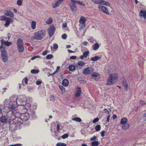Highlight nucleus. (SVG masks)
Returning a JSON list of instances; mask_svg holds the SVG:
<instances>
[{"mask_svg": "<svg viewBox=\"0 0 146 146\" xmlns=\"http://www.w3.org/2000/svg\"><path fill=\"white\" fill-rule=\"evenodd\" d=\"M94 70V69L91 67L87 68L83 71V73L85 75H88L92 72Z\"/></svg>", "mask_w": 146, "mask_h": 146, "instance_id": "9b49d317", "label": "nucleus"}, {"mask_svg": "<svg viewBox=\"0 0 146 146\" xmlns=\"http://www.w3.org/2000/svg\"><path fill=\"white\" fill-rule=\"evenodd\" d=\"M50 101L54 102L55 100V98L53 95H52L50 97Z\"/></svg>", "mask_w": 146, "mask_h": 146, "instance_id": "8fccbe9b", "label": "nucleus"}, {"mask_svg": "<svg viewBox=\"0 0 146 146\" xmlns=\"http://www.w3.org/2000/svg\"><path fill=\"white\" fill-rule=\"evenodd\" d=\"M62 27L64 28H66L67 27V23H62Z\"/></svg>", "mask_w": 146, "mask_h": 146, "instance_id": "e2e57ef3", "label": "nucleus"}, {"mask_svg": "<svg viewBox=\"0 0 146 146\" xmlns=\"http://www.w3.org/2000/svg\"><path fill=\"white\" fill-rule=\"evenodd\" d=\"M76 91L75 94V96L77 97L79 96L81 93V89L80 87H78L76 88Z\"/></svg>", "mask_w": 146, "mask_h": 146, "instance_id": "a211bd4d", "label": "nucleus"}, {"mask_svg": "<svg viewBox=\"0 0 146 146\" xmlns=\"http://www.w3.org/2000/svg\"><path fill=\"white\" fill-rule=\"evenodd\" d=\"M122 82L124 86L125 89L126 90H127L128 89V84L126 81L125 80L123 81Z\"/></svg>", "mask_w": 146, "mask_h": 146, "instance_id": "393cba45", "label": "nucleus"}, {"mask_svg": "<svg viewBox=\"0 0 146 146\" xmlns=\"http://www.w3.org/2000/svg\"><path fill=\"white\" fill-rule=\"evenodd\" d=\"M41 58L40 56H38V55L36 56H34L32 57L31 58V60H33L35 59L36 58Z\"/></svg>", "mask_w": 146, "mask_h": 146, "instance_id": "37998d69", "label": "nucleus"}, {"mask_svg": "<svg viewBox=\"0 0 146 146\" xmlns=\"http://www.w3.org/2000/svg\"><path fill=\"white\" fill-rule=\"evenodd\" d=\"M139 104L142 106H144L145 104V102L143 100H140L139 102Z\"/></svg>", "mask_w": 146, "mask_h": 146, "instance_id": "49530a36", "label": "nucleus"}, {"mask_svg": "<svg viewBox=\"0 0 146 146\" xmlns=\"http://www.w3.org/2000/svg\"><path fill=\"white\" fill-rule=\"evenodd\" d=\"M13 121L12 123L10 125V129L12 131L15 130L17 129V127L23 123H19V122H15L14 120H11Z\"/></svg>", "mask_w": 146, "mask_h": 146, "instance_id": "0eeeda50", "label": "nucleus"}, {"mask_svg": "<svg viewBox=\"0 0 146 146\" xmlns=\"http://www.w3.org/2000/svg\"><path fill=\"white\" fill-rule=\"evenodd\" d=\"M105 131L103 130L100 133L101 134V135L102 137H103L105 135Z\"/></svg>", "mask_w": 146, "mask_h": 146, "instance_id": "3c124183", "label": "nucleus"}, {"mask_svg": "<svg viewBox=\"0 0 146 146\" xmlns=\"http://www.w3.org/2000/svg\"><path fill=\"white\" fill-rule=\"evenodd\" d=\"M104 111H105V112H106L107 113H108V115H109L110 112L106 108L104 109Z\"/></svg>", "mask_w": 146, "mask_h": 146, "instance_id": "052dcab7", "label": "nucleus"}, {"mask_svg": "<svg viewBox=\"0 0 146 146\" xmlns=\"http://www.w3.org/2000/svg\"><path fill=\"white\" fill-rule=\"evenodd\" d=\"M56 146H66L65 143L61 142H58L56 145Z\"/></svg>", "mask_w": 146, "mask_h": 146, "instance_id": "473e14b6", "label": "nucleus"}, {"mask_svg": "<svg viewBox=\"0 0 146 146\" xmlns=\"http://www.w3.org/2000/svg\"><path fill=\"white\" fill-rule=\"evenodd\" d=\"M139 17L141 18L143 17L146 20V11L141 10L139 12Z\"/></svg>", "mask_w": 146, "mask_h": 146, "instance_id": "2eb2a0df", "label": "nucleus"}, {"mask_svg": "<svg viewBox=\"0 0 146 146\" xmlns=\"http://www.w3.org/2000/svg\"><path fill=\"white\" fill-rule=\"evenodd\" d=\"M31 72L32 74H36L39 72V70H37L33 69L31 70Z\"/></svg>", "mask_w": 146, "mask_h": 146, "instance_id": "72a5a7b5", "label": "nucleus"}, {"mask_svg": "<svg viewBox=\"0 0 146 146\" xmlns=\"http://www.w3.org/2000/svg\"><path fill=\"white\" fill-rule=\"evenodd\" d=\"M72 120L79 122H80L82 121L80 117H78L73 118H72Z\"/></svg>", "mask_w": 146, "mask_h": 146, "instance_id": "c85d7f7f", "label": "nucleus"}, {"mask_svg": "<svg viewBox=\"0 0 146 146\" xmlns=\"http://www.w3.org/2000/svg\"><path fill=\"white\" fill-rule=\"evenodd\" d=\"M17 99L16 96H12L10 98V102L9 104V105L7 106L9 109L11 110H14L16 106L18 104L17 101Z\"/></svg>", "mask_w": 146, "mask_h": 146, "instance_id": "20e7f679", "label": "nucleus"}, {"mask_svg": "<svg viewBox=\"0 0 146 146\" xmlns=\"http://www.w3.org/2000/svg\"><path fill=\"white\" fill-rule=\"evenodd\" d=\"M76 56H72L70 57V59L72 60L75 59L76 58Z\"/></svg>", "mask_w": 146, "mask_h": 146, "instance_id": "4d7b16f0", "label": "nucleus"}, {"mask_svg": "<svg viewBox=\"0 0 146 146\" xmlns=\"http://www.w3.org/2000/svg\"><path fill=\"white\" fill-rule=\"evenodd\" d=\"M89 54V51H85L83 53V56H84L85 58H87V56Z\"/></svg>", "mask_w": 146, "mask_h": 146, "instance_id": "f704fd0d", "label": "nucleus"}, {"mask_svg": "<svg viewBox=\"0 0 146 146\" xmlns=\"http://www.w3.org/2000/svg\"><path fill=\"white\" fill-rule=\"evenodd\" d=\"M55 31V28L53 25H52L48 29V34L50 38L54 35Z\"/></svg>", "mask_w": 146, "mask_h": 146, "instance_id": "1a4fd4ad", "label": "nucleus"}, {"mask_svg": "<svg viewBox=\"0 0 146 146\" xmlns=\"http://www.w3.org/2000/svg\"><path fill=\"white\" fill-rule=\"evenodd\" d=\"M42 82L41 81L38 80V81H37L36 82V84L37 85H39Z\"/></svg>", "mask_w": 146, "mask_h": 146, "instance_id": "13d9d810", "label": "nucleus"}, {"mask_svg": "<svg viewBox=\"0 0 146 146\" xmlns=\"http://www.w3.org/2000/svg\"><path fill=\"white\" fill-rule=\"evenodd\" d=\"M7 119L5 116H2L0 118V121L2 123H4L6 122Z\"/></svg>", "mask_w": 146, "mask_h": 146, "instance_id": "cd10ccee", "label": "nucleus"}, {"mask_svg": "<svg viewBox=\"0 0 146 146\" xmlns=\"http://www.w3.org/2000/svg\"><path fill=\"white\" fill-rule=\"evenodd\" d=\"M17 46H23V40L20 38L18 39L17 40Z\"/></svg>", "mask_w": 146, "mask_h": 146, "instance_id": "6ab92c4d", "label": "nucleus"}, {"mask_svg": "<svg viewBox=\"0 0 146 146\" xmlns=\"http://www.w3.org/2000/svg\"><path fill=\"white\" fill-rule=\"evenodd\" d=\"M91 1L95 3L98 4L99 0H91Z\"/></svg>", "mask_w": 146, "mask_h": 146, "instance_id": "5fc2aeb1", "label": "nucleus"}, {"mask_svg": "<svg viewBox=\"0 0 146 146\" xmlns=\"http://www.w3.org/2000/svg\"><path fill=\"white\" fill-rule=\"evenodd\" d=\"M28 80L27 78L25 77L24 78V82L26 84H27Z\"/></svg>", "mask_w": 146, "mask_h": 146, "instance_id": "603ef678", "label": "nucleus"}, {"mask_svg": "<svg viewBox=\"0 0 146 146\" xmlns=\"http://www.w3.org/2000/svg\"><path fill=\"white\" fill-rule=\"evenodd\" d=\"M86 21V18L84 17H82L80 18L79 20V23L82 25H83V27H85V22Z\"/></svg>", "mask_w": 146, "mask_h": 146, "instance_id": "dca6fc26", "label": "nucleus"}, {"mask_svg": "<svg viewBox=\"0 0 146 146\" xmlns=\"http://www.w3.org/2000/svg\"><path fill=\"white\" fill-rule=\"evenodd\" d=\"M106 1L104 0H99L98 4L105 5Z\"/></svg>", "mask_w": 146, "mask_h": 146, "instance_id": "e433bc0d", "label": "nucleus"}, {"mask_svg": "<svg viewBox=\"0 0 146 146\" xmlns=\"http://www.w3.org/2000/svg\"><path fill=\"white\" fill-rule=\"evenodd\" d=\"M62 1L61 0H59L58 1H57L56 3L57 4V5H58V6L60 4V3H61V2Z\"/></svg>", "mask_w": 146, "mask_h": 146, "instance_id": "864d4df0", "label": "nucleus"}, {"mask_svg": "<svg viewBox=\"0 0 146 146\" xmlns=\"http://www.w3.org/2000/svg\"><path fill=\"white\" fill-rule=\"evenodd\" d=\"M21 98H19L18 101L19 102V103L21 104L19 105H20L22 106V108L25 110V111H27V109L30 108L31 107V104L30 103H27L26 102V97L24 96H20Z\"/></svg>", "mask_w": 146, "mask_h": 146, "instance_id": "f03ea898", "label": "nucleus"}, {"mask_svg": "<svg viewBox=\"0 0 146 146\" xmlns=\"http://www.w3.org/2000/svg\"><path fill=\"white\" fill-rule=\"evenodd\" d=\"M71 4L70 5V7L73 11H76L77 10L76 7V3L74 0H71Z\"/></svg>", "mask_w": 146, "mask_h": 146, "instance_id": "ddd939ff", "label": "nucleus"}, {"mask_svg": "<svg viewBox=\"0 0 146 146\" xmlns=\"http://www.w3.org/2000/svg\"><path fill=\"white\" fill-rule=\"evenodd\" d=\"M68 135L67 134H65L62 136V138L63 139H65L68 137Z\"/></svg>", "mask_w": 146, "mask_h": 146, "instance_id": "c03bdc74", "label": "nucleus"}, {"mask_svg": "<svg viewBox=\"0 0 146 146\" xmlns=\"http://www.w3.org/2000/svg\"><path fill=\"white\" fill-rule=\"evenodd\" d=\"M85 64V62L81 61H79L78 63V65L79 66H82L84 65Z\"/></svg>", "mask_w": 146, "mask_h": 146, "instance_id": "ea45409f", "label": "nucleus"}, {"mask_svg": "<svg viewBox=\"0 0 146 146\" xmlns=\"http://www.w3.org/2000/svg\"><path fill=\"white\" fill-rule=\"evenodd\" d=\"M4 14L6 16L13 17L14 15L12 12L10 10H7L4 11Z\"/></svg>", "mask_w": 146, "mask_h": 146, "instance_id": "4468645a", "label": "nucleus"}, {"mask_svg": "<svg viewBox=\"0 0 146 146\" xmlns=\"http://www.w3.org/2000/svg\"><path fill=\"white\" fill-rule=\"evenodd\" d=\"M53 8H54L56 7H58V5H57V4L55 3V4H54V5H52Z\"/></svg>", "mask_w": 146, "mask_h": 146, "instance_id": "338daca9", "label": "nucleus"}, {"mask_svg": "<svg viewBox=\"0 0 146 146\" xmlns=\"http://www.w3.org/2000/svg\"><path fill=\"white\" fill-rule=\"evenodd\" d=\"M99 120L98 118L97 117L95 118L93 121L92 122L93 123H95L97 122Z\"/></svg>", "mask_w": 146, "mask_h": 146, "instance_id": "09e8293b", "label": "nucleus"}, {"mask_svg": "<svg viewBox=\"0 0 146 146\" xmlns=\"http://www.w3.org/2000/svg\"><path fill=\"white\" fill-rule=\"evenodd\" d=\"M53 21V19L51 17H49L48 19L46 21V23L47 24L50 25L52 23Z\"/></svg>", "mask_w": 146, "mask_h": 146, "instance_id": "7c9ffc66", "label": "nucleus"}, {"mask_svg": "<svg viewBox=\"0 0 146 146\" xmlns=\"http://www.w3.org/2000/svg\"><path fill=\"white\" fill-rule=\"evenodd\" d=\"M17 48L19 52L21 53L23 52L24 50L23 46H17Z\"/></svg>", "mask_w": 146, "mask_h": 146, "instance_id": "b1692460", "label": "nucleus"}, {"mask_svg": "<svg viewBox=\"0 0 146 146\" xmlns=\"http://www.w3.org/2000/svg\"><path fill=\"white\" fill-rule=\"evenodd\" d=\"M109 115L107 117V120L106 121L107 122H108L109 121V120H110V115Z\"/></svg>", "mask_w": 146, "mask_h": 146, "instance_id": "0e129e2a", "label": "nucleus"}, {"mask_svg": "<svg viewBox=\"0 0 146 146\" xmlns=\"http://www.w3.org/2000/svg\"><path fill=\"white\" fill-rule=\"evenodd\" d=\"M1 57L2 61L4 62H7L8 60V54L5 47L1 49Z\"/></svg>", "mask_w": 146, "mask_h": 146, "instance_id": "423d86ee", "label": "nucleus"}, {"mask_svg": "<svg viewBox=\"0 0 146 146\" xmlns=\"http://www.w3.org/2000/svg\"><path fill=\"white\" fill-rule=\"evenodd\" d=\"M8 17L4 16H2L0 17V20L2 21H5Z\"/></svg>", "mask_w": 146, "mask_h": 146, "instance_id": "c9c22d12", "label": "nucleus"}, {"mask_svg": "<svg viewBox=\"0 0 146 146\" xmlns=\"http://www.w3.org/2000/svg\"><path fill=\"white\" fill-rule=\"evenodd\" d=\"M1 45L0 46V49H3L4 47L3 46V44L7 46H9L12 44V43L11 42L5 41L3 39L1 40Z\"/></svg>", "mask_w": 146, "mask_h": 146, "instance_id": "f8f14e48", "label": "nucleus"}, {"mask_svg": "<svg viewBox=\"0 0 146 146\" xmlns=\"http://www.w3.org/2000/svg\"><path fill=\"white\" fill-rule=\"evenodd\" d=\"M53 57V56L52 54H49L47 55L46 56V58L47 60L51 59Z\"/></svg>", "mask_w": 146, "mask_h": 146, "instance_id": "4c0bfd02", "label": "nucleus"}, {"mask_svg": "<svg viewBox=\"0 0 146 146\" xmlns=\"http://www.w3.org/2000/svg\"><path fill=\"white\" fill-rule=\"evenodd\" d=\"M67 37V35L66 34H64L62 35V38L64 39H66Z\"/></svg>", "mask_w": 146, "mask_h": 146, "instance_id": "a18cd8bd", "label": "nucleus"}, {"mask_svg": "<svg viewBox=\"0 0 146 146\" xmlns=\"http://www.w3.org/2000/svg\"><path fill=\"white\" fill-rule=\"evenodd\" d=\"M12 21V20L11 18L8 17L5 21L6 22L4 24L5 26L6 27H8Z\"/></svg>", "mask_w": 146, "mask_h": 146, "instance_id": "f3484780", "label": "nucleus"}, {"mask_svg": "<svg viewBox=\"0 0 146 146\" xmlns=\"http://www.w3.org/2000/svg\"><path fill=\"white\" fill-rule=\"evenodd\" d=\"M127 119L125 117H123L121 119L120 124L122 125V128L123 129H127L129 127V124L127 123Z\"/></svg>", "mask_w": 146, "mask_h": 146, "instance_id": "6e6552de", "label": "nucleus"}, {"mask_svg": "<svg viewBox=\"0 0 146 146\" xmlns=\"http://www.w3.org/2000/svg\"><path fill=\"white\" fill-rule=\"evenodd\" d=\"M53 48L54 49H57L58 47V45L56 44H53Z\"/></svg>", "mask_w": 146, "mask_h": 146, "instance_id": "de8ad7c7", "label": "nucleus"}, {"mask_svg": "<svg viewBox=\"0 0 146 146\" xmlns=\"http://www.w3.org/2000/svg\"><path fill=\"white\" fill-rule=\"evenodd\" d=\"M98 8L100 11L105 13L108 15L110 14L108 10L106 7L102 5H99L98 6Z\"/></svg>", "mask_w": 146, "mask_h": 146, "instance_id": "9d476101", "label": "nucleus"}, {"mask_svg": "<svg viewBox=\"0 0 146 146\" xmlns=\"http://www.w3.org/2000/svg\"><path fill=\"white\" fill-rule=\"evenodd\" d=\"M68 69L70 71L73 72L75 70L76 67L74 65H70Z\"/></svg>", "mask_w": 146, "mask_h": 146, "instance_id": "5701e85b", "label": "nucleus"}, {"mask_svg": "<svg viewBox=\"0 0 146 146\" xmlns=\"http://www.w3.org/2000/svg\"><path fill=\"white\" fill-rule=\"evenodd\" d=\"M100 46L99 44L97 42L94 44L92 46L93 49L94 50H97L99 48Z\"/></svg>", "mask_w": 146, "mask_h": 146, "instance_id": "aec40b11", "label": "nucleus"}, {"mask_svg": "<svg viewBox=\"0 0 146 146\" xmlns=\"http://www.w3.org/2000/svg\"><path fill=\"white\" fill-rule=\"evenodd\" d=\"M29 118V114L28 113H21L19 111L15 110L12 112L10 120H14L15 122H19V123H23L28 119Z\"/></svg>", "mask_w": 146, "mask_h": 146, "instance_id": "f257e3e1", "label": "nucleus"}, {"mask_svg": "<svg viewBox=\"0 0 146 146\" xmlns=\"http://www.w3.org/2000/svg\"><path fill=\"white\" fill-rule=\"evenodd\" d=\"M101 58L100 57L96 56L91 58V60L95 62L99 60V59H100Z\"/></svg>", "mask_w": 146, "mask_h": 146, "instance_id": "a878e982", "label": "nucleus"}, {"mask_svg": "<svg viewBox=\"0 0 146 146\" xmlns=\"http://www.w3.org/2000/svg\"><path fill=\"white\" fill-rule=\"evenodd\" d=\"M99 144V142L97 141H94L91 143V145L92 146H98Z\"/></svg>", "mask_w": 146, "mask_h": 146, "instance_id": "c756f323", "label": "nucleus"}, {"mask_svg": "<svg viewBox=\"0 0 146 146\" xmlns=\"http://www.w3.org/2000/svg\"><path fill=\"white\" fill-rule=\"evenodd\" d=\"M59 87L60 89L62 90L63 91L64 90L65 91V88L62 86H60Z\"/></svg>", "mask_w": 146, "mask_h": 146, "instance_id": "6e6d98bb", "label": "nucleus"}, {"mask_svg": "<svg viewBox=\"0 0 146 146\" xmlns=\"http://www.w3.org/2000/svg\"><path fill=\"white\" fill-rule=\"evenodd\" d=\"M99 74L96 72H93L91 76L92 78H94L95 80H96L95 77H98L100 76Z\"/></svg>", "mask_w": 146, "mask_h": 146, "instance_id": "4be33fe9", "label": "nucleus"}, {"mask_svg": "<svg viewBox=\"0 0 146 146\" xmlns=\"http://www.w3.org/2000/svg\"><path fill=\"white\" fill-rule=\"evenodd\" d=\"M105 5H106L108 6H110V4L108 2H107L106 1Z\"/></svg>", "mask_w": 146, "mask_h": 146, "instance_id": "69168bd1", "label": "nucleus"}, {"mask_svg": "<svg viewBox=\"0 0 146 146\" xmlns=\"http://www.w3.org/2000/svg\"><path fill=\"white\" fill-rule=\"evenodd\" d=\"M97 137L96 136L94 135L92 137H91L90 139V140L91 141H96V140H97Z\"/></svg>", "mask_w": 146, "mask_h": 146, "instance_id": "79ce46f5", "label": "nucleus"}, {"mask_svg": "<svg viewBox=\"0 0 146 146\" xmlns=\"http://www.w3.org/2000/svg\"><path fill=\"white\" fill-rule=\"evenodd\" d=\"M60 128V125L58 124L57 125V131H58Z\"/></svg>", "mask_w": 146, "mask_h": 146, "instance_id": "774afa93", "label": "nucleus"}, {"mask_svg": "<svg viewBox=\"0 0 146 146\" xmlns=\"http://www.w3.org/2000/svg\"><path fill=\"white\" fill-rule=\"evenodd\" d=\"M36 22L35 21H33L31 22V27L32 29L34 30L36 28Z\"/></svg>", "mask_w": 146, "mask_h": 146, "instance_id": "bb28decb", "label": "nucleus"}, {"mask_svg": "<svg viewBox=\"0 0 146 146\" xmlns=\"http://www.w3.org/2000/svg\"><path fill=\"white\" fill-rule=\"evenodd\" d=\"M48 53L47 50L44 51L42 53V55L44 56L46 55Z\"/></svg>", "mask_w": 146, "mask_h": 146, "instance_id": "bf43d9fd", "label": "nucleus"}, {"mask_svg": "<svg viewBox=\"0 0 146 146\" xmlns=\"http://www.w3.org/2000/svg\"><path fill=\"white\" fill-rule=\"evenodd\" d=\"M74 2H75L76 4L78 3L81 5H85V4L83 3L82 1L74 0Z\"/></svg>", "mask_w": 146, "mask_h": 146, "instance_id": "a19ab883", "label": "nucleus"}, {"mask_svg": "<svg viewBox=\"0 0 146 146\" xmlns=\"http://www.w3.org/2000/svg\"><path fill=\"white\" fill-rule=\"evenodd\" d=\"M118 79V75L116 73L110 74L107 81L108 85H112L116 82Z\"/></svg>", "mask_w": 146, "mask_h": 146, "instance_id": "7ed1b4c3", "label": "nucleus"}, {"mask_svg": "<svg viewBox=\"0 0 146 146\" xmlns=\"http://www.w3.org/2000/svg\"><path fill=\"white\" fill-rule=\"evenodd\" d=\"M23 0H18L17 1V4L19 6H21L22 5V2Z\"/></svg>", "mask_w": 146, "mask_h": 146, "instance_id": "58836bf2", "label": "nucleus"}, {"mask_svg": "<svg viewBox=\"0 0 146 146\" xmlns=\"http://www.w3.org/2000/svg\"><path fill=\"white\" fill-rule=\"evenodd\" d=\"M101 126L100 125H97L95 126V129L96 131H100L101 129Z\"/></svg>", "mask_w": 146, "mask_h": 146, "instance_id": "2f4dec72", "label": "nucleus"}, {"mask_svg": "<svg viewBox=\"0 0 146 146\" xmlns=\"http://www.w3.org/2000/svg\"><path fill=\"white\" fill-rule=\"evenodd\" d=\"M3 106L1 104H0V113L2 112V109L3 108Z\"/></svg>", "mask_w": 146, "mask_h": 146, "instance_id": "680f3d73", "label": "nucleus"}, {"mask_svg": "<svg viewBox=\"0 0 146 146\" xmlns=\"http://www.w3.org/2000/svg\"><path fill=\"white\" fill-rule=\"evenodd\" d=\"M45 34V31L44 30H42L35 33L33 37L34 39L41 40L44 36Z\"/></svg>", "mask_w": 146, "mask_h": 146, "instance_id": "39448f33", "label": "nucleus"}, {"mask_svg": "<svg viewBox=\"0 0 146 146\" xmlns=\"http://www.w3.org/2000/svg\"><path fill=\"white\" fill-rule=\"evenodd\" d=\"M62 84L64 86H67L68 85V81L67 79H64L62 81Z\"/></svg>", "mask_w": 146, "mask_h": 146, "instance_id": "412c9836", "label": "nucleus"}]
</instances>
